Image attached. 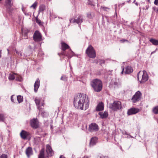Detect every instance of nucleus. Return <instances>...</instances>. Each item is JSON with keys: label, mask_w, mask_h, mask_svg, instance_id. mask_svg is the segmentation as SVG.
Returning <instances> with one entry per match:
<instances>
[{"label": "nucleus", "mask_w": 158, "mask_h": 158, "mask_svg": "<svg viewBox=\"0 0 158 158\" xmlns=\"http://www.w3.org/2000/svg\"><path fill=\"white\" fill-rule=\"evenodd\" d=\"M44 148H42L41 150L38 155V158H45L44 154Z\"/></svg>", "instance_id": "b1692460"}, {"label": "nucleus", "mask_w": 158, "mask_h": 158, "mask_svg": "<svg viewBox=\"0 0 158 158\" xmlns=\"http://www.w3.org/2000/svg\"><path fill=\"white\" fill-rule=\"evenodd\" d=\"M83 17L81 15H79L77 17V18L76 19H74L73 21L72 19H69V21L70 23L72 22L74 23H76L78 24L79 25V27H80V25L81 23L83 22Z\"/></svg>", "instance_id": "9b49d317"}, {"label": "nucleus", "mask_w": 158, "mask_h": 158, "mask_svg": "<svg viewBox=\"0 0 158 158\" xmlns=\"http://www.w3.org/2000/svg\"><path fill=\"white\" fill-rule=\"evenodd\" d=\"M141 78L140 81V83H143L148 80V77L146 72L144 70L143 72L140 71L137 74V78L139 81V77Z\"/></svg>", "instance_id": "7ed1b4c3"}, {"label": "nucleus", "mask_w": 158, "mask_h": 158, "mask_svg": "<svg viewBox=\"0 0 158 158\" xmlns=\"http://www.w3.org/2000/svg\"><path fill=\"white\" fill-rule=\"evenodd\" d=\"M87 16L88 18L91 19L93 18L94 16V14L93 13L89 12L87 13Z\"/></svg>", "instance_id": "cd10ccee"}, {"label": "nucleus", "mask_w": 158, "mask_h": 158, "mask_svg": "<svg viewBox=\"0 0 158 158\" xmlns=\"http://www.w3.org/2000/svg\"><path fill=\"white\" fill-rule=\"evenodd\" d=\"M60 80L64 81H66L67 80V78L65 76H61Z\"/></svg>", "instance_id": "e433bc0d"}, {"label": "nucleus", "mask_w": 158, "mask_h": 158, "mask_svg": "<svg viewBox=\"0 0 158 158\" xmlns=\"http://www.w3.org/2000/svg\"><path fill=\"white\" fill-rule=\"evenodd\" d=\"M122 70L121 72V74H123L124 72L125 74H129L133 71L132 68L129 66L126 67L125 69L124 66H122Z\"/></svg>", "instance_id": "6e6552de"}, {"label": "nucleus", "mask_w": 158, "mask_h": 158, "mask_svg": "<svg viewBox=\"0 0 158 158\" xmlns=\"http://www.w3.org/2000/svg\"><path fill=\"white\" fill-rule=\"evenodd\" d=\"M122 4L123 5H124L125 4V3H123Z\"/></svg>", "instance_id": "052dcab7"}, {"label": "nucleus", "mask_w": 158, "mask_h": 158, "mask_svg": "<svg viewBox=\"0 0 158 158\" xmlns=\"http://www.w3.org/2000/svg\"><path fill=\"white\" fill-rule=\"evenodd\" d=\"M33 39L35 41H40L42 40V36L41 33L38 31H36L34 32L33 36Z\"/></svg>", "instance_id": "0eeeda50"}, {"label": "nucleus", "mask_w": 158, "mask_h": 158, "mask_svg": "<svg viewBox=\"0 0 158 158\" xmlns=\"http://www.w3.org/2000/svg\"><path fill=\"white\" fill-rule=\"evenodd\" d=\"M100 9H102L103 10L106 11H108L110 10V8L103 6H101Z\"/></svg>", "instance_id": "f704fd0d"}, {"label": "nucleus", "mask_w": 158, "mask_h": 158, "mask_svg": "<svg viewBox=\"0 0 158 158\" xmlns=\"http://www.w3.org/2000/svg\"><path fill=\"white\" fill-rule=\"evenodd\" d=\"M12 5L11 0H6L5 1V6L7 8L10 9Z\"/></svg>", "instance_id": "5701e85b"}, {"label": "nucleus", "mask_w": 158, "mask_h": 158, "mask_svg": "<svg viewBox=\"0 0 158 158\" xmlns=\"http://www.w3.org/2000/svg\"><path fill=\"white\" fill-rule=\"evenodd\" d=\"M154 4L156 5H158V0H155Z\"/></svg>", "instance_id": "37998d69"}, {"label": "nucleus", "mask_w": 158, "mask_h": 158, "mask_svg": "<svg viewBox=\"0 0 158 158\" xmlns=\"http://www.w3.org/2000/svg\"><path fill=\"white\" fill-rule=\"evenodd\" d=\"M0 158H8L7 155L3 154L0 156Z\"/></svg>", "instance_id": "58836bf2"}, {"label": "nucleus", "mask_w": 158, "mask_h": 158, "mask_svg": "<svg viewBox=\"0 0 158 158\" xmlns=\"http://www.w3.org/2000/svg\"><path fill=\"white\" fill-rule=\"evenodd\" d=\"M141 93L139 91H138L135 93L131 98V100L133 103H135L139 101L141 98Z\"/></svg>", "instance_id": "423d86ee"}, {"label": "nucleus", "mask_w": 158, "mask_h": 158, "mask_svg": "<svg viewBox=\"0 0 158 158\" xmlns=\"http://www.w3.org/2000/svg\"><path fill=\"white\" fill-rule=\"evenodd\" d=\"M88 4L91 5V6H94V5L93 4V3L89 0H88Z\"/></svg>", "instance_id": "a19ab883"}, {"label": "nucleus", "mask_w": 158, "mask_h": 158, "mask_svg": "<svg viewBox=\"0 0 158 158\" xmlns=\"http://www.w3.org/2000/svg\"><path fill=\"white\" fill-rule=\"evenodd\" d=\"M99 64L100 65H102V64H104L105 63V61L103 60H99Z\"/></svg>", "instance_id": "4c0bfd02"}, {"label": "nucleus", "mask_w": 158, "mask_h": 158, "mask_svg": "<svg viewBox=\"0 0 158 158\" xmlns=\"http://www.w3.org/2000/svg\"><path fill=\"white\" fill-rule=\"evenodd\" d=\"M91 85L94 91L99 92L102 88V83L101 81L98 79L93 80L91 82Z\"/></svg>", "instance_id": "f03ea898"}, {"label": "nucleus", "mask_w": 158, "mask_h": 158, "mask_svg": "<svg viewBox=\"0 0 158 158\" xmlns=\"http://www.w3.org/2000/svg\"><path fill=\"white\" fill-rule=\"evenodd\" d=\"M25 14L26 15H29V14L28 13L27 14H26L25 13Z\"/></svg>", "instance_id": "5fc2aeb1"}, {"label": "nucleus", "mask_w": 158, "mask_h": 158, "mask_svg": "<svg viewBox=\"0 0 158 158\" xmlns=\"http://www.w3.org/2000/svg\"><path fill=\"white\" fill-rule=\"evenodd\" d=\"M26 153L28 157L29 158L30 156L33 154L32 148L31 147L27 148L26 150Z\"/></svg>", "instance_id": "aec40b11"}, {"label": "nucleus", "mask_w": 158, "mask_h": 158, "mask_svg": "<svg viewBox=\"0 0 158 158\" xmlns=\"http://www.w3.org/2000/svg\"><path fill=\"white\" fill-rule=\"evenodd\" d=\"M21 138L23 139H26L30 138L31 135L30 133L24 130H22L20 133Z\"/></svg>", "instance_id": "f8f14e48"}, {"label": "nucleus", "mask_w": 158, "mask_h": 158, "mask_svg": "<svg viewBox=\"0 0 158 158\" xmlns=\"http://www.w3.org/2000/svg\"><path fill=\"white\" fill-rule=\"evenodd\" d=\"M152 112L155 114H158V106L153 107L152 110Z\"/></svg>", "instance_id": "c85d7f7f"}, {"label": "nucleus", "mask_w": 158, "mask_h": 158, "mask_svg": "<svg viewBox=\"0 0 158 158\" xmlns=\"http://www.w3.org/2000/svg\"><path fill=\"white\" fill-rule=\"evenodd\" d=\"M46 151L47 155L49 156H51L54 154L53 151L49 144H47L46 145Z\"/></svg>", "instance_id": "2eb2a0df"}, {"label": "nucleus", "mask_w": 158, "mask_h": 158, "mask_svg": "<svg viewBox=\"0 0 158 158\" xmlns=\"http://www.w3.org/2000/svg\"><path fill=\"white\" fill-rule=\"evenodd\" d=\"M98 138L96 137H92L90 140L89 143V145L90 146H92L95 145L98 141Z\"/></svg>", "instance_id": "a211bd4d"}, {"label": "nucleus", "mask_w": 158, "mask_h": 158, "mask_svg": "<svg viewBox=\"0 0 158 158\" xmlns=\"http://www.w3.org/2000/svg\"><path fill=\"white\" fill-rule=\"evenodd\" d=\"M37 108L39 111V112L41 113V114L43 117H45L48 115V113L43 110L41 106H38Z\"/></svg>", "instance_id": "dca6fc26"}, {"label": "nucleus", "mask_w": 158, "mask_h": 158, "mask_svg": "<svg viewBox=\"0 0 158 158\" xmlns=\"http://www.w3.org/2000/svg\"><path fill=\"white\" fill-rule=\"evenodd\" d=\"M135 0H134V1L133 2V3H135Z\"/></svg>", "instance_id": "bf43d9fd"}, {"label": "nucleus", "mask_w": 158, "mask_h": 158, "mask_svg": "<svg viewBox=\"0 0 158 158\" xmlns=\"http://www.w3.org/2000/svg\"><path fill=\"white\" fill-rule=\"evenodd\" d=\"M35 21L39 25L42 26L43 25L42 22H41L40 19H38L37 17H36L35 18Z\"/></svg>", "instance_id": "72a5a7b5"}, {"label": "nucleus", "mask_w": 158, "mask_h": 158, "mask_svg": "<svg viewBox=\"0 0 158 158\" xmlns=\"http://www.w3.org/2000/svg\"><path fill=\"white\" fill-rule=\"evenodd\" d=\"M40 137H35L34 139L35 142L36 143H38L41 141Z\"/></svg>", "instance_id": "2f4dec72"}, {"label": "nucleus", "mask_w": 158, "mask_h": 158, "mask_svg": "<svg viewBox=\"0 0 158 158\" xmlns=\"http://www.w3.org/2000/svg\"><path fill=\"white\" fill-rule=\"evenodd\" d=\"M17 99L19 103L22 102L23 101V98L21 95H18L17 96Z\"/></svg>", "instance_id": "7c9ffc66"}, {"label": "nucleus", "mask_w": 158, "mask_h": 158, "mask_svg": "<svg viewBox=\"0 0 158 158\" xmlns=\"http://www.w3.org/2000/svg\"><path fill=\"white\" fill-rule=\"evenodd\" d=\"M27 33H25L24 35V36L26 37L25 38L26 39H27Z\"/></svg>", "instance_id": "49530a36"}, {"label": "nucleus", "mask_w": 158, "mask_h": 158, "mask_svg": "<svg viewBox=\"0 0 158 158\" xmlns=\"http://www.w3.org/2000/svg\"><path fill=\"white\" fill-rule=\"evenodd\" d=\"M85 53L90 58H94L96 56L95 51L91 45H89L86 50Z\"/></svg>", "instance_id": "39448f33"}, {"label": "nucleus", "mask_w": 158, "mask_h": 158, "mask_svg": "<svg viewBox=\"0 0 158 158\" xmlns=\"http://www.w3.org/2000/svg\"><path fill=\"white\" fill-rule=\"evenodd\" d=\"M41 98H38L37 97H36L35 99V102L37 106V107L38 106H40V102H41Z\"/></svg>", "instance_id": "393cba45"}, {"label": "nucleus", "mask_w": 158, "mask_h": 158, "mask_svg": "<svg viewBox=\"0 0 158 158\" xmlns=\"http://www.w3.org/2000/svg\"><path fill=\"white\" fill-rule=\"evenodd\" d=\"M37 3L35 2L31 6L30 8H33L34 9H35L37 6Z\"/></svg>", "instance_id": "c9c22d12"}, {"label": "nucleus", "mask_w": 158, "mask_h": 158, "mask_svg": "<svg viewBox=\"0 0 158 158\" xmlns=\"http://www.w3.org/2000/svg\"><path fill=\"white\" fill-rule=\"evenodd\" d=\"M89 102L88 96L86 94L84 96L83 93H80L79 95L74 97L73 104L76 108L81 110H83L85 106L86 110L89 107Z\"/></svg>", "instance_id": "f257e3e1"}, {"label": "nucleus", "mask_w": 158, "mask_h": 158, "mask_svg": "<svg viewBox=\"0 0 158 158\" xmlns=\"http://www.w3.org/2000/svg\"><path fill=\"white\" fill-rule=\"evenodd\" d=\"M120 41L122 42V43H124L125 42H128V40H127L125 39H122L120 40Z\"/></svg>", "instance_id": "79ce46f5"}, {"label": "nucleus", "mask_w": 158, "mask_h": 158, "mask_svg": "<svg viewBox=\"0 0 158 158\" xmlns=\"http://www.w3.org/2000/svg\"><path fill=\"white\" fill-rule=\"evenodd\" d=\"M69 53H66L65 51H62L61 53H58V55L60 56L61 55L65 56H67L69 58H71L73 56L74 53L71 50V49L69 50Z\"/></svg>", "instance_id": "9d476101"}, {"label": "nucleus", "mask_w": 158, "mask_h": 158, "mask_svg": "<svg viewBox=\"0 0 158 158\" xmlns=\"http://www.w3.org/2000/svg\"><path fill=\"white\" fill-rule=\"evenodd\" d=\"M98 114L100 116V118L102 119L106 118L108 115V114L107 111H105L103 112H99Z\"/></svg>", "instance_id": "412c9836"}, {"label": "nucleus", "mask_w": 158, "mask_h": 158, "mask_svg": "<svg viewBox=\"0 0 158 158\" xmlns=\"http://www.w3.org/2000/svg\"><path fill=\"white\" fill-rule=\"evenodd\" d=\"M114 84L115 85H117L118 83L117 82H114Z\"/></svg>", "instance_id": "3c124183"}, {"label": "nucleus", "mask_w": 158, "mask_h": 158, "mask_svg": "<svg viewBox=\"0 0 158 158\" xmlns=\"http://www.w3.org/2000/svg\"><path fill=\"white\" fill-rule=\"evenodd\" d=\"M98 130V125L95 123H93L89 125V131L91 132L96 131Z\"/></svg>", "instance_id": "1a4fd4ad"}, {"label": "nucleus", "mask_w": 158, "mask_h": 158, "mask_svg": "<svg viewBox=\"0 0 158 158\" xmlns=\"http://www.w3.org/2000/svg\"><path fill=\"white\" fill-rule=\"evenodd\" d=\"M10 98H11V101L12 102H14V99H13V95L11 96Z\"/></svg>", "instance_id": "c03bdc74"}, {"label": "nucleus", "mask_w": 158, "mask_h": 158, "mask_svg": "<svg viewBox=\"0 0 158 158\" xmlns=\"http://www.w3.org/2000/svg\"><path fill=\"white\" fill-rule=\"evenodd\" d=\"M97 1H98V0H97Z\"/></svg>", "instance_id": "0e129e2a"}, {"label": "nucleus", "mask_w": 158, "mask_h": 158, "mask_svg": "<svg viewBox=\"0 0 158 158\" xmlns=\"http://www.w3.org/2000/svg\"><path fill=\"white\" fill-rule=\"evenodd\" d=\"M2 0H0V1H1Z\"/></svg>", "instance_id": "e2e57ef3"}, {"label": "nucleus", "mask_w": 158, "mask_h": 158, "mask_svg": "<svg viewBox=\"0 0 158 158\" xmlns=\"http://www.w3.org/2000/svg\"><path fill=\"white\" fill-rule=\"evenodd\" d=\"M146 10H148L149 8V6H146Z\"/></svg>", "instance_id": "8fccbe9b"}, {"label": "nucleus", "mask_w": 158, "mask_h": 158, "mask_svg": "<svg viewBox=\"0 0 158 158\" xmlns=\"http://www.w3.org/2000/svg\"><path fill=\"white\" fill-rule=\"evenodd\" d=\"M104 105L102 102H99L97 105L96 108V110L97 111H102L104 110Z\"/></svg>", "instance_id": "f3484780"}, {"label": "nucleus", "mask_w": 158, "mask_h": 158, "mask_svg": "<svg viewBox=\"0 0 158 158\" xmlns=\"http://www.w3.org/2000/svg\"><path fill=\"white\" fill-rule=\"evenodd\" d=\"M30 124L33 128L36 129L39 126L38 122L36 118L32 119L30 121Z\"/></svg>", "instance_id": "ddd939ff"}, {"label": "nucleus", "mask_w": 158, "mask_h": 158, "mask_svg": "<svg viewBox=\"0 0 158 158\" xmlns=\"http://www.w3.org/2000/svg\"><path fill=\"white\" fill-rule=\"evenodd\" d=\"M1 51H0V58H1Z\"/></svg>", "instance_id": "4d7b16f0"}, {"label": "nucleus", "mask_w": 158, "mask_h": 158, "mask_svg": "<svg viewBox=\"0 0 158 158\" xmlns=\"http://www.w3.org/2000/svg\"><path fill=\"white\" fill-rule=\"evenodd\" d=\"M5 118V115L3 114H0V121L4 122Z\"/></svg>", "instance_id": "473e14b6"}, {"label": "nucleus", "mask_w": 158, "mask_h": 158, "mask_svg": "<svg viewBox=\"0 0 158 158\" xmlns=\"http://www.w3.org/2000/svg\"><path fill=\"white\" fill-rule=\"evenodd\" d=\"M75 157V156L74 155V154H72V158H74Z\"/></svg>", "instance_id": "de8ad7c7"}, {"label": "nucleus", "mask_w": 158, "mask_h": 158, "mask_svg": "<svg viewBox=\"0 0 158 158\" xmlns=\"http://www.w3.org/2000/svg\"><path fill=\"white\" fill-rule=\"evenodd\" d=\"M60 158H65L64 156H60Z\"/></svg>", "instance_id": "09e8293b"}, {"label": "nucleus", "mask_w": 158, "mask_h": 158, "mask_svg": "<svg viewBox=\"0 0 158 158\" xmlns=\"http://www.w3.org/2000/svg\"><path fill=\"white\" fill-rule=\"evenodd\" d=\"M149 41L152 43L153 45H158V40L155 39H151L149 40Z\"/></svg>", "instance_id": "a878e982"}, {"label": "nucleus", "mask_w": 158, "mask_h": 158, "mask_svg": "<svg viewBox=\"0 0 158 158\" xmlns=\"http://www.w3.org/2000/svg\"><path fill=\"white\" fill-rule=\"evenodd\" d=\"M44 103H42V104H41V106H43L44 107Z\"/></svg>", "instance_id": "6e6d98bb"}, {"label": "nucleus", "mask_w": 158, "mask_h": 158, "mask_svg": "<svg viewBox=\"0 0 158 158\" xmlns=\"http://www.w3.org/2000/svg\"><path fill=\"white\" fill-rule=\"evenodd\" d=\"M15 73L10 74L8 77L9 79L11 80H14L15 78Z\"/></svg>", "instance_id": "c756f323"}, {"label": "nucleus", "mask_w": 158, "mask_h": 158, "mask_svg": "<svg viewBox=\"0 0 158 158\" xmlns=\"http://www.w3.org/2000/svg\"><path fill=\"white\" fill-rule=\"evenodd\" d=\"M135 4L137 6H138V3H137V2H136L135 3Z\"/></svg>", "instance_id": "603ef678"}, {"label": "nucleus", "mask_w": 158, "mask_h": 158, "mask_svg": "<svg viewBox=\"0 0 158 158\" xmlns=\"http://www.w3.org/2000/svg\"><path fill=\"white\" fill-rule=\"evenodd\" d=\"M40 85V81L39 78H37L34 84V90L35 92L37 91Z\"/></svg>", "instance_id": "6ab92c4d"}, {"label": "nucleus", "mask_w": 158, "mask_h": 158, "mask_svg": "<svg viewBox=\"0 0 158 158\" xmlns=\"http://www.w3.org/2000/svg\"><path fill=\"white\" fill-rule=\"evenodd\" d=\"M83 158H88V157L87 156H84Z\"/></svg>", "instance_id": "864d4df0"}, {"label": "nucleus", "mask_w": 158, "mask_h": 158, "mask_svg": "<svg viewBox=\"0 0 158 158\" xmlns=\"http://www.w3.org/2000/svg\"><path fill=\"white\" fill-rule=\"evenodd\" d=\"M139 111V110L138 109L135 108H132L128 110L127 114L128 115H130L133 114H135Z\"/></svg>", "instance_id": "4468645a"}, {"label": "nucleus", "mask_w": 158, "mask_h": 158, "mask_svg": "<svg viewBox=\"0 0 158 158\" xmlns=\"http://www.w3.org/2000/svg\"><path fill=\"white\" fill-rule=\"evenodd\" d=\"M99 158H108L107 157H106L103 156H99Z\"/></svg>", "instance_id": "a18cd8bd"}, {"label": "nucleus", "mask_w": 158, "mask_h": 158, "mask_svg": "<svg viewBox=\"0 0 158 158\" xmlns=\"http://www.w3.org/2000/svg\"><path fill=\"white\" fill-rule=\"evenodd\" d=\"M109 108L114 111L119 110L122 108L121 102L119 101H114L112 103L109 105Z\"/></svg>", "instance_id": "20e7f679"}, {"label": "nucleus", "mask_w": 158, "mask_h": 158, "mask_svg": "<svg viewBox=\"0 0 158 158\" xmlns=\"http://www.w3.org/2000/svg\"><path fill=\"white\" fill-rule=\"evenodd\" d=\"M130 2V0H129V1H127V2H128V3Z\"/></svg>", "instance_id": "13d9d810"}, {"label": "nucleus", "mask_w": 158, "mask_h": 158, "mask_svg": "<svg viewBox=\"0 0 158 158\" xmlns=\"http://www.w3.org/2000/svg\"><path fill=\"white\" fill-rule=\"evenodd\" d=\"M46 10V7L44 5H40L39 7V11L40 12H43Z\"/></svg>", "instance_id": "bb28decb"}, {"label": "nucleus", "mask_w": 158, "mask_h": 158, "mask_svg": "<svg viewBox=\"0 0 158 158\" xmlns=\"http://www.w3.org/2000/svg\"><path fill=\"white\" fill-rule=\"evenodd\" d=\"M7 51H8V52L9 53V49H7Z\"/></svg>", "instance_id": "680f3d73"}, {"label": "nucleus", "mask_w": 158, "mask_h": 158, "mask_svg": "<svg viewBox=\"0 0 158 158\" xmlns=\"http://www.w3.org/2000/svg\"><path fill=\"white\" fill-rule=\"evenodd\" d=\"M16 52L19 55H20V56H22V53L16 50Z\"/></svg>", "instance_id": "ea45409f"}, {"label": "nucleus", "mask_w": 158, "mask_h": 158, "mask_svg": "<svg viewBox=\"0 0 158 158\" xmlns=\"http://www.w3.org/2000/svg\"><path fill=\"white\" fill-rule=\"evenodd\" d=\"M61 45L62 51H65L66 50L70 48L69 46L64 42H61Z\"/></svg>", "instance_id": "4be33fe9"}]
</instances>
